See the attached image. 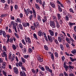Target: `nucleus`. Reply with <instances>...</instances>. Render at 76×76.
<instances>
[{
  "label": "nucleus",
  "instance_id": "nucleus-40",
  "mask_svg": "<svg viewBox=\"0 0 76 76\" xmlns=\"http://www.w3.org/2000/svg\"><path fill=\"white\" fill-rule=\"evenodd\" d=\"M64 59H65V57H64V56H63L62 57V61L64 62Z\"/></svg>",
  "mask_w": 76,
  "mask_h": 76
},
{
  "label": "nucleus",
  "instance_id": "nucleus-36",
  "mask_svg": "<svg viewBox=\"0 0 76 76\" xmlns=\"http://www.w3.org/2000/svg\"><path fill=\"white\" fill-rule=\"evenodd\" d=\"M69 17H68V16H66L65 17V20H66V21H68L69 20Z\"/></svg>",
  "mask_w": 76,
  "mask_h": 76
},
{
  "label": "nucleus",
  "instance_id": "nucleus-38",
  "mask_svg": "<svg viewBox=\"0 0 76 76\" xmlns=\"http://www.w3.org/2000/svg\"><path fill=\"white\" fill-rule=\"evenodd\" d=\"M44 48L46 50H48V47L46 45L44 46Z\"/></svg>",
  "mask_w": 76,
  "mask_h": 76
},
{
  "label": "nucleus",
  "instance_id": "nucleus-10",
  "mask_svg": "<svg viewBox=\"0 0 76 76\" xmlns=\"http://www.w3.org/2000/svg\"><path fill=\"white\" fill-rule=\"evenodd\" d=\"M32 10L33 12V13L34 14V17H36V12H35V10H34V8H32Z\"/></svg>",
  "mask_w": 76,
  "mask_h": 76
},
{
  "label": "nucleus",
  "instance_id": "nucleus-41",
  "mask_svg": "<svg viewBox=\"0 0 76 76\" xmlns=\"http://www.w3.org/2000/svg\"><path fill=\"white\" fill-rule=\"evenodd\" d=\"M13 28L14 29H16V26L15 25V24H14V25L13 26Z\"/></svg>",
  "mask_w": 76,
  "mask_h": 76
},
{
  "label": "nucleus",
  "instance_id": "nucleus-21",
  "mask_svg": "<svg viewBox=\"0 0 76 76\" xmlns=\"http://www.w3.org/2000/svg\"><path fill=\"white\" fill-rule=\"evenodd\" d=\"M53 19L54 21H55V22H57V18H56V17L55 16H53Z\"/></svg>",
  "mask_w": 76,
  "mask_h": 76
},
{
  "label": "nucleus",
  "instance_id": "nucleus-58",
  "mask_svg": "<svg viewBox=\"0 0 76 76\" xmlns=\"http://www.w3.org/2000/svg\"><path fill=\"white\" fill-rule=\"evenodd\" d=\"M32 17H33V15H31L29 17V19L30 20H32Z\"/></svg>",
  "mask_w": 76,
  "mask_h": 76
},
{
  "label": "nucleus",
  "instance_id": "nucleus-15",
  "mask_svg": "<svg viewBox=\"0 0 76 76\" xmlns=\"http://www.w3.org/2000/svg\"><path fill=\"white\" fill-rule=\"evenodd\" d=\"M50 4L53 8H55V7H56V6L54 3H52L51 2H50Z\"/></svg>",
  "mask_w": 76,
  "mask_h": 76
},
{
  "label": "nucleus",
  "instance_id": "nucleus-9",
  "mask_svg": "<svg viewBox=\"0 0 76 76\" xmlns=\"http://www.w3.org/2000/svg\"><path fill=\"white\" fill-rule=\"evenodd\" d=\"M38 34V35L39 37H41V36H43V34H42V32L40 30L39 31H38L37 32Z\"/></svg>",
  "mask_w": 76,
  "mask_h": 76
},
{
  "label": "nucleus",
  "instance_id": "nucleus-31",
  "mask_svg": "<svg viewBox=\"0 0 76 76\" xmlns=\"http://www.w3.org/2000/svg\"><path fill=\"white\" fill-rule=\"evenodd\" d=\"M31 29H32V30H33L34 31L35 30V28L34 26H31Z\"/></svg>",
  "mask_w": 76,
  "mask_h": 76
},
{
  "label": "nucleus",
  "instance_id": "nucleus-63",
  "mask_svg": "<svg viewBox=\"0 0 76 76\" xmlns=\"http://www.w3.org/2000/svg\"><path fill=\"white\" fill-rule=\"evenodd\" d=\"M20 16L21 18H23V14H22L21 13H20Z\"/></svg>",
  "mask_w": 76,
  "mask_h": 76
},
{
  "label": "nucleus",
  "instance_id": "nucleus-59",
  "mask_svg": "<svg viewBox=\"0 0 76 76\" xmlns=\"http://www.w3.org/2000/svg\"><path fill=\"white\" fill-rule=\"evenodd\" d=\"M55 42L56 44H58V41L57 39L55 40Z\"/></svg>",
  "mask_w": 76,
  "mask_h": 76
},
{
  "label": "nucleus",
  "instance_id": "nucleus-56",
  "mask_svg": "<svg viewBox=\"0 0 76 76\" xmlns=\"http://www.w3.org/2000/svg\"><path fill=\"white\" fill-rule=\"evenodd\" d=\"M37 19L39 21H41V18H40V16H38Z\"/></svg>",
  "mask_w": 76,
  "mask_h": 76
},
{
  "label": "nucleus",
  "instance_id": "nucleus-44",
  "mask_svg": "<svg viewBox=\"0 0 76 76\" xmlns=\"http://www.w3.org/2000/svg\"><path fill=\"white\" fill-rule=\"evenodd\" d=\"M11 25H13V26L14 25H15V23L13 21H12L11 22Z\"/></svg>",
  "mask_w": 76,
  "mask_h": 76
},
{
  "label": "nucleus",
  "instance_id": "nucleus-25",
  "mask_svg": "<svg viewBox=\"0 0 76 76\" xmlns=\"http://www.w3.org/2000/svg\"><path fill=\"white\" fill-rule=\"evenodd\" d=\"M57 16L58 20H60L61 19V15L60 14H58Z\"/></svg>",
  "mask_w": 76,
  "mask_h": 76
},
{
  "label": "nucleus",
  "instance_id": "nucleus-34",
  "mask_svg": "<svg viewBox=\"0 0 76 76\" xmlns=\"http://www.w3.org/2000/svg\"><path fill=\"white\" fill-rule=\"evenodd\" d=\"M12 47L13 49H14L15 50L16 49V46H15V45H12Z\"/></svg>",
  "mask_w": 76,
  "mask_h": 76
},
{
  "label": "nucleus",
  "instance_id": "nucleus-60",
  "mask_svg": "<svg viewBox=\"0 0 76 76\" xmlns=\"http://www.w3.org/2000/svg\"><path fill=\"white\" fill-rule=\"evenodd\" d=\"M3 30H1L0 31V35H2V32H3Z\"/></svg>",
  "mask_w": 76,
  "mask_h": 76
},
{
  "label": "nucleus",
  "instance_id": "nucleus-35",
  "mask_svg": "<svg viewBox=\"0 0 76 76\" xmlns=\"http://www.w3.org/2000/svg\"><path fill=\"white\" fill-rule=\"evenodd\" d=\"M28 52L30 53H31L32 52V49L31 48H29L28 49Z\"/></svg>",
  "mask_w": 76,
  "mask_h": 76
},
{
  "label": "nucleus",
  "instance_id": "nucleus-47",
  "mask_svg": "<svg viewBox=\"0 0 76 76\" xmlns=\"http://www.w3.org/2000/svg\"><path fill=\"white\" fill-rule=\"evenodd\" d=\"M69 11L70 12H72V13H74V12H73V10L72 8H70L69 9Z\"/></svg>",
  "mask_w": 76,
  "mask_h": 76
},
{
  "label": "nucleus",
  "instance_id": "nucleus-27",
  "mask_svg": "<svg viewBox=\"0 0 76 76\" xmlns=\"http://www.w3.org/2000/svg\"><path fill=\"white\" fill-rule=\"evenodd\" d=\"M27 39L28 40V42L29 44H31V39L29 37H28L27 38Z\"/></svg>",
  "mask_w": 76,
  "mask_h": 76
},
{
  "label": "nucleus",
  "instance_id": "nucleus-14",
  "mask_svg": "<svg viewBox=\"0 0 76 76\" xmlns=\"http://www.w3.org/2000/svg\"><path fill=\"white\" fill-rule=\"evenodd\" d=\"M58 41L59 42H61V41H62V39L60 37H58Z\"/></svg>",
  "mask_w": 76,
  "mask_h": 76
},
{
  "label": "nucleus",
  "instance_id": "nucleus-3",
  "mask_svg": "<svg viewBox=\"0 0 76 76\" xmlns=\"http://www.w3.org/2000/svg\"><path fill=\"white\" fill-rule=\"evenodd\" d=\"M48 40L50 41V42H53V37L51 36H48Z\"/></svg>",
  "mask_w": 76,
  "mask_h": 76
},
{
  "label": "nucleus",
  "instance_id": "nucleus-26",
  "mask_svg": "<svg viewBox=\"0 0 76 76\" xmlns=\"http://www.w3.org/2000/svg\"><path fill=\"white\" fill-rule=\"evenodd\" d=\"M19 45V47H20V48H22L23 47V45H22V43H20Z\"/></svg>",
  "mask_w": 76,
  "mask_h": 76
},
{
  "label": "nucleus",
  "instance_id": "nucleus-2",
  "mask_svg": "<svg viewBox=\"0 0 76 76\" xmlns=\"http://www.w3.org/2000/svg\"><path fill=\"white\" fill-rule=\"evenodd\" d=\"M1 55L2 57H5V59H7V55L6 54V52H3L2 53H1Z\"/></svg>",
  "mask_w": 76,
  "mask_h": 76
},
{
  "label": "nucleus",
  "instance_id": "nucleus-39",
  "mask_svg": "<svg viewBox=\"0 0 76 76\" xmlns=\"http://www.w3.org/2000/svg\"><path fill=\"white\" fill-rule=\"evenodd\" d=\"M30 9H29L28 8L27 9V13H28V14H29L30 13Z\"/></svg>",
  "mask_w": 76,
  "mask_h": 76
},
{
  "label": "nucleus",
  "instance_id": "nucleus-20",
  "mask_svg": "<svg viewBox=\"0 0 76 76\" xmlns=\"http://www.w3.org/2000/svg\"><path fill=\"white\" fill-rule=\"evenodd\" d=\"M70 59L71 60V61L72 62L73 61H76V59H72V57H70Z\"/></svg>",
  "mask_w": 76,
  "mask_h": 76
},
{
  "label": "nucleus",
  "instance_id": "nucleus-18",
  "mask_svg": "<svg viewBox=\"0 0 76 76\" xmlns=\"http://www.w3.org/2000/svg\"><path fill=\"white\" fill-rule=\"evenodd\" d=\"M3 36L4 37V38H6V34L4 31H3Z\"/></svg>",
  "mask_w": 76,
  "mask_h": 76
},
{
  "label": "nucleus",
  "instance_id": "nucleus-55",
  "mask_svg": "<svg viewBox=\"0 0 76 76\" xmlns=\"http://www.w3.org/2000/svg\"><path fill=\"white\" fill-rule=\"evenodd\" d=\"M10 42H11V43H12V42H13V39H12V38H10Z\"/></svg>",
  "mask_w": 76,
  "mask_h": 76
},
{
  "label": "nucleus",
  "instance_id": "nucleus-28",
  "mask_svg": "<svg viewBox=\"0 0 76 76\" xmlns=\"http://www.w3.org/2000/svg\"><path fill=\"white\" fill-rule=\"evenodd\" d=\"M51 58H52L53 61H54V55H53V54L51 53Z\"/></svg>",
  "mask_w": 76,
  "mask_h": 76
},
{
  "label": "nucleus",
  "instance_id": "nucleus-6",
  "mask_svg": "<svg viewBox=\"0 0 76 76\" xmlns=\"http://www.w3.org/2000/svg\"><path fill=\"white\" fill-rule=\"evenodd\" d=\"M23 25L24 27H26L27 26H29V23H23Z\"/></svg>",
  "mask_w": 76,
  "mask_h": 76
},
{
  "label": "nucleus",
  "instance_id": "nucleus-57",
  "mask_svg": "<svg viewBox=\"0 0 76 76\" xmlns=\"http://www.w3.org/2000/svg\"><path fill=\"white\" fill-rule=\"evenodd\" d=\"M21 68L23 70H24L25 71H26V69H25V67L23 66H21Z\"/></svg>",
  "mask_w": 76,
  "mask_h": 76
},
{
  "label": "nucleus",
  "instance_id": "nucleus-17",
  "mask_svg": "<svg viewBox=\"0 0 76 76\" xmlns=\"http://www.w3.org/2000/svg\"><path fill=\"white\" fill-rule=\"evenodd\" d=\"M42 20L43 23H44V22H46L47 20V17H45L44 19Z\"/></svg>",
  "mask_w": 76,
  "mask_h": 76
},
{
  "label": "nucleus",
  "instance_id": "nucleus-11",
  "mask_svg": "<svg viewBox=\"0 0 76 76\" xmlns=\"http://www.w3.org/2000/svg\"><path fill=\"white\" fill-rule=\"evenodd\" d=\"M65 39H66V41H67V42H68L69 44H70V42H71V41L70 40V38H69L67 37H66V38Z\"/></svg>",
  "mask_w": 76,
  "mask_h": 76
},
{
  "label": "nucleus",
  "instance_id": "nucleus-16",
  "mask_svg": "<svg viewBox=\"0 0 76 76\" xmlns=\"http://www.w3.org/2000/svg\"><path fill=\"white\" fill-rule=\"evenodd\" d=\"M64 67L65 68L66 71H67L68 70V69H69V67L67 65L64 66Z\"/></svg>",
  "mask_w": 76,
  "mask_h": 76
},
{
  "label": "nucleus",
  "instance_id": "nucleus-51",
  "mask_svg": "<svg viewBox=\"0 0 76 76\" xmlns=\"http://www.w3.org/2000/svg\"><path fill=\"white\" fill-rule=\"evenodd\" d=\"M3 60L1 58H0V63H3Z\"/></svg>",
  "mask_w": 76,
  "mask_h": 76
},
{
  "label": "nucleus",
  "instance_id": "nucleus-23",
  "mask_svg": "<svg viewBox=\"0 0 76 76\" xmlns=\"http://www.w3.org/2000/svg\"><path fill=\"white\" fill-rule=\"evenodd\" d=\"M71 53H72V54H74V55L76 54H75L76 53V50L75 49L74 50L72 51H71Z\"/></svg>",
  "mask_w": 76,
  "mask_h": 76
},
{
  "label": "nucleus",
  "instance_id": "nucleus-37",
  "mask_svg": "<svg viewBox=\"0 0 76 76\" xmlns=\"http://www.w3.org/2000/svg\"><path fill=\"white\" fill-rule=\"evenodd\" d=\"M15 58V57L14 56H12V58H11V61H13V60H14Z\"/></svg>",
  "mask_w": 76,
  "mask_h": 76
},
{
  "label": "nucleus",
  "instance_id": "nucleus-22",
  "mask_svg": "<svg viewBox=\"0 0 76 76\" xmlns=\"http://www.w3.org/2000/svg\"><path fill=\"white\" fill-rule=\"evenodd\" d=\"M8 14H3L1 16V18H3V17H5V16H7Z\"/></svg>",
  "mask_w": 76,
  "mask_h": 76
},
{
  "label": "nucleus",
  "instance_id": "nucleus-62",
  "mask_svg": "<svg viewBox=\"0 0 76 76\" xmlns=\"http://www.w3.org/2000/svg\"><path fill=\"white\" fill-rule=\"evenodd\" d=\"M55 55L56 57H58V55L57 54V53L56 52L55 53Z\"/></svg>",
  "mask_w": 76,
  "mask_h": 76
},
{
  "label": "nucleus",
  "instance_id": "nucleus-61",
  "mask_svg": "<svg viewBox=\"0 0 76 76\" xmlns=\"http://www.w3.org/2000/svg\"><path fill=\"white\" fill-rule=\"evenodd\" d=\"M69 40H70V41H71L72 42H73V41H74L73 40V39L72 38V37H70Z\"/></svg>",
  "mask_w": 76,
  "mask_h": 76
},
{
  "label": "nucleus",
  "instance_id": "nucleus-43",
  "mask_svg": "<svg viewBox=\"0 0 76 76\" xmlns=\"http://www.w3.org/2000/svg\"><path fill=\"white\" fill-rule=\"evenodd\" d=\"M64 74L65 76H68V75H67V73L66 72H64Z\"/></svg>",
  "mask_w": 76,
  "mask_h": 76
},
{
  "label": "nucleus",
  "instance_id": "nucleus-45",
  "mask_svg": "<svg viewBox=\"0 0 76 76\" xmlns=\"http://www.w3.org/2000/svg\"><path fill=\"white\" fill-rule=\"evenodd\" d=\"M3 72L4 74V75L5 76H7V75L6 74V72H4V71H3Z\"/></svg>",
  "mask_w": 76,
  "mask_h": 76
},
{
  "label": "nucleus",
  "instance_id": "nucleus-24",
  "mask_svg": "<svg viewBox=\"0 0 76 76\" xmlns=\"http://www.w3.org/2000/svg\"><path fill=\"white\" fill-rule=\"evenodd\" d=\"M39 58H38V60L40 61V62H42L43 61V59L42 58H41V57L39 56Z\"/></svg>",
  "mask_w": 76,
  "mask_h": 76
},
{
  "label": "nucleus",
  "instance_id": "nucleus-54",
  "mask_svg": "<svg viewBox=\"0 0 76 76\" xmlns=\"http://www.w3.org/2000/svg\"><path fill=\"white\" fill-rule=\"evenodd\" d=\"M3 48L4 49V51H6L7 50H6V47L5 46H3Z\"/></svg>",
  "mask_w": 76,
  "mask_h": 76
},
{
  "label": "nucleus",
  "instance_id": "nucleus-33",
  "mask_svg": "<svg viewBox=\"0 0 76 76\" xmlns=\"http://www.w3.org/2000/svg\"><path fill=\"white\" fill-rule=\"evenodd\" d=\"M60 47L61 50H64V48H63V45H60Z\"/></svg>",
  "mask_w": 76,
  "mask_h": 76
},
{
  "label": "nucleus",
  "instance_id": "nucleus-49",
  "mask_svg": "<svg viewBox=\"0 0 76 76\" xmlns=\"http://www.w3.org/2000/svg\"><path fill=\"white\" fill-rule=\"evenodd\" d=\"M58 9L59 12H62V10H61V8H60V7H58Z\"/></svg>",
  "mask_w": 76,
  "mask_h": 76
},
{
  "label": "nucleus",
  "instance_id": "nucleus-12",
  "mask_svg": "<svg viewBox=\"0 0 76 76\" xmlns=\"http://www.w3.org/2000/svg\"><path fill=\"white\" fill-rule=\"evenodd\" d=\"M18 26L19 27V28H20L21 30H22V29H23V26L21 24H19L18 25Z\"/></svg>",
  "mask_w": 76,
  "mask_h": 76
},
{
  "label": "nucleus",
  "instance_id": "nucleus-1",
  "mask_svg": "<svg viewBox=\"0 0 76 76\" xmlns=\"http://www.w3.org/2000/svg\"><path fill=\"white\" fill-rule=\"evenodd\" d=\"M50 24L51 26L53 28H56V25H55V23H54V22L53 21H50Z\"/></svg>",
  "mask_w": 76,
  "mask_h": 76
},
{
  "label": "nucleus",
  "instance_id": "nucleus-52",
  "mask_svg": "<svg viewBox=\"0 0 76 76\" xmlns=\"http://www.w3.org/2000/svg\"><path fill=\"white\" fill-rule=\"evenodd\" d=\"M15 9H18V5H15Z\"/></svg>",
  "mask_w": 76,
  "mask_h": 76
},
{
  "label": "nucleus",
  "instance_id": "nucleus-19",
  "mask_svg": "<svg viewBox=\"0 0 76 76\" xmlns=\"http://www.w3.org/2000/svg\"><path fill=\"white\" fill-rule=\"evenodd\" d=\"M56 26L57 28H59L60 27V25H59V23H58V22L57 21H56Z\"/></svg>",
  "mask_w": 76,
  "mask_h": 76
},
{
  "label": "nucleus",
  "instance_id": "nucleus-30",
  "mask_svg": "<svg viewBox=\"0 0 76 76\" xmlns=\"http://www.w3.org/2000/svg\"><path fill=\"white\" fill-rule=\"evenodd\" d=\"M21 41L22 43H23V44H24V45H26V43L25 42V40H24V39H22Z\"/></svg>",
  "mask_w": 76,
  "mask_h": 76
},
{
  "label": "nucleus",
  "instance_id": "nucleus-53",
  "mask_svg": "<svg viewBox=\"0 0 76 76\" xmlns=\"http://www.w3.org/2000/svg\"><path fill=\"white\" fill-rule=\"evenodd\" d=\"M69 76H75L74 74L72 73H70L69 75Z\"/></svg>",
  "mask_w": 76,
  "mask_h": 76
},
{
  "label": "nucleus",
  "instance_id": "nucleus-7",
  "mask_svg": "<svg viewBox=\"0 0 76 76\" xmlns=\"http://www.w3.org/2000/svg\"><path fill=\"white\" fill-rule=\"evenodd\" d=\"M49 32L50 33V35L51 36H53L54 35V32L52 30H49Z\"/></svg>",
  "mask_w": 76,
  "mask_h": 76
},
{
  "label": "nucleus",
  "instance_id": "nucleus-29",
  "mask_svg": "<svg viewBox=\"0 0 76 76\" xmlns=\"http://www.w3.org/2000/svg\"><path fill=\"white\" fill-rule=\"evenodd\" d=\"M21 59L22 60L23 62L24 63L26 62V60L23 57H21Z\"/></svg>",
  "mask_w": 76,
  "mask_h": 76
},
{
  "label": "nucleus",
  "instance_id": "nucleus-48",
  "mask_svg": "<svg viewBox=\"0 0 76 76\" xmlns=\"http://www.w3.org/2000/svg\"><path fill=\"white\" fill-rule=\"evenodd\" d=\"M44 37L45 38V40L47 42H48V38H47V36H44Z\"/></svg>",
  "mask_w": 76,
  "mask_h": 76
},
{
  "label": "nucleus",
  "instance_id": "nucleus-50",
  "mask_svg": "<svg viewBox=\"0 0 76 76\" xmlns=\"http://www.w3.org/2000/svg\"><path fill=\"white\" fill-rule=\"evenodd\" d=\"M24 10L25 12V13L26 15H27V16H28V13H27V11H26V10L25 8H24Z\"/></svg>",
  "mask_w": 76,
  "mask_h": 76
},
{
  "label": "nucleus",
  "instance_id": "nucleus-32",
  "mask_svg": "<svg viewBox=\"0 0 76 76\" xmlns=\"http://www.w3.org/2000/svg\"><path fill=\"white\" fill-rule=\"evenodd\" d=\"M33 36L36 39H38V38H37V35H36V34H33Z\"/></svg>",
  "mask_w": 76,
  "mask_h": 76
},
{
  "label": "nucleus",
  "instance_id": "nucleus-8",
  "mask_svg": "<svg viewBox=\"0 0 76 76\" xmlns=\"http://www.w3.org/2000/svg\"><path fill=\"white\" fill-rule=\"evenodd\" d=\"M20 75L21 76H26V74L25 73V72L24 71H23V72L21 71L20 72Z\"/></svg>",
  "mask_w": 76,
  "mask_h": 76
},
{
  "label": "nucleus",
  "instance_id": "nucleus-64",
  "mask_svg": "<svg viewBox=\"0 0 76 76\" xmlns=\"http://www.w3.org/2000/svg\"><path fill=\"white\" fill-rule=\"evenodd\" d=\"M6 63L5 62H4L3 63V64H2V66H6Z\"/></svg>",
  "mask_w": 76,
  "mask_h": 76
},
{
  "label": "nucleus",
  "instance_id": "nucleus-42",
  "mask_svg": "<svg viewBox=\"0 0 76 76\" xmlns=\"http://www.w3.org/2000/svg\"><path fill=\"white\" fill-rule=\"evenodd\" d=\"M69 25L70 26H73V25H75V23H69Z\"/></svg>",
  "mask_w": 76,
  "mask_h": 76
},
{
  "label": "nucleus",
  "instance_id": "nucleus-46",
  "mask_svg": "<svg viewBox=\"0 0 76 76\" xmlns=\"http://www.w3.org/2000/svg\"><path fill=\"white\" fill-rule=\"evenodd\" d=\"M58 35V33L57 32H55V37H57Z\"/></svg>",
  "mask_w": 76,
  "mask_h": 76
},
{
  "label": "nucleus",
  "instance_id": "nucleus-5",
  "mask_svg": "<svg viewBox=\"0 0 76 76\" xmlns=\"http://www.w3.org/2000/svg\"><path fill=\"white\" fill-rule=\"evenodd\" d=\"M14 73L16 74H18L19 72H18V69L16 67L14 68Z\"/></svg>",
  "mask_w": 76,
  "mask_h": 76
},
{
  "label": "nucleus",
  "instance_id": "nucleus-4",
  "mask_svg": "<svg viewBox=\"0 0 76 76\" xmlns=\"http://www.w3.org/2000/svg\"><path fill=\"white\" fill-rule=\"evenodd\" d=\"M45 67L46 70H47V71H48V72H50V73H52V72H53L52 70L50 69V68H49V67L48 66H45Z\"/></svg>",
  "mask_w": 76,
  "mask_h": 76
},
{
  "label": "nucleus",
  "instance_id": "nucleus-13",
  "mask_svg": "<svg viewBox=\"0 0 76 76\" xmlns=\"http://www.w3.org/2000/svg\"><path fill=\"white\" fill-rule=\"evenodd\" d=\"M18 64L19 66H20V67H22V64H23L22 62L20 61L18 63Z\"/></svg>",
  "mask_w": 76,
  "mask_h": 76
}]
</instances>
